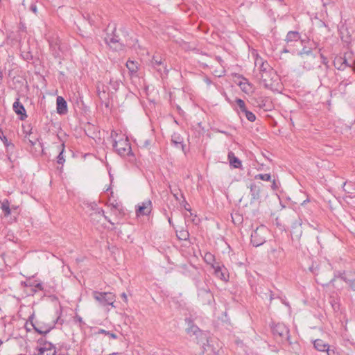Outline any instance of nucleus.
<instances>
[{
    "instance_id": "obj_15",
    "label": "nucleus",
    "mask_w": 355,
    "mask_h": 355,
    "mask_svg": "<svg viewBox=\"0 0 355 355\" xmlns=\"http://www.w3.org/2000/svg\"><path fill=\"white\" fill-rule=\"evenodd\" d=\"M212 268L216 277L225 282L227 281V270L224 267L214 266Z\"/></svg>"
},
{
    "instance_id": "obj_40",
    "label": "nucleus",
    "mask_w": 355,
    "mask_h": 355,
    "mask_svg": "<svg viewBox=\"0 0 355 355\" xmlns=\"http://www.w3.org/2000/svg\"><path fill=\"white\" fill-rule=\"evenodd\" d=\"M29 10H31L33 13L37 14V8L36 4L35 3H32L30 5Z\"/></svg>"
},
{
    "instance_id": "obj_37",
    "label": "nucleus",
    "mask_w": 355,
    "mask_h": 355,
    "mask_svg": "<svg viewBox=\"0 0 355 355\" xmlns=\"http://www.w3.org/2000/svg\"><path fill=\"white\" fill-rule=\"evenodd\" d=\"M172 141L175 144V146L180 144L182 146V149L184 148V145L182 144V139H181L179 137L173 136L172 139Z\"/></svg>"
},
{
    "instance_id": "obj_41",
    "label": "nucleus",
    "mask_w": 355,
    "mask_h": 355,
    "mask_svg": "<svg viewBox=\"0 0 355 355\" xmlns=\"http://www.w3.org/2000/svg\"><path fill=\"white\" fill-rule=\"evenodd\" d=\"M121 298L123 300V301L125 302H128V297H127V295L125 293H123L121 295Z\"/></svg>"
},
{
    "instance_id": "obj_49",
    "label": "nucleus",
    "mask_w": 355,
    "mask_h": 355,
    "mask_svg": "<svg viewBox=\"0 0 355 355\" xmlns=\"http://www.w3.org/2000/svg\"><path fill=\"white\" fill-rule=\"evenodd\" d=\"M272 252H278L279 254H280V253L282 252V250H272Z\"/></svg>"
},
{
    "instance_id": "obj_52",
    "label": "nucleus",
    "mask_w": 355,
    "mask_h": 355,
    "mask_svg": "<svg viewBox=\"0 0 355 355\" xmlns=\"http://www.w3.org/2000/svg\"><path fill=\"white\" fill-rule=\"evenodd\" d=\"M105 218L106 219V220H107L108 222H110V223H112V222L110 221V220H108V218H107V216H104Z\"/></svg>"
},
{
    "instance_id": "obj_7",
    "label": "nucleus",
    "mask_w": 355,
    "mask_h": 355,
    "mask_svg": "<svg viewBox=\"0 0 355 355\" xmlns=\"http://www.w3.org/2000/svg\"><path fill=\"white\" fill-rule=\"evenodd\" d=\"M272 333L276 338H279L282 342L289 340V330L284 324L278 323L275 324L272 327Z\"/></svg>"
},
{
    "instance_id": "obj_26",
    "label": "nucleus",
    "mask_w": 355,
    "mask_h": 355,
    "mask_svg": "<svg viewBox=\"0 0 355 355\" xmlns=\"http://www.w3.org/2000/svg\"><path fill=\"white\" fill-rule=\"evenodd\" d=\"M271 74L272 73H261V74H259V78L263 83V84L266 87H268V85H269L268 80H269V78H270Z\"/></svg>"
},
{
    "instance_id": "obj_21",
    "label": "nucleus",
    "mask_w": 355,
    "mask_h": 355,
    "mask_svg": "<svg viewBox=\"0 0 355 355\" xmlns=\"http://www.w3.org/2000/svg\"><path fill=\"white\" fill-rule=\"evenodd\" d=\"M187 331L189 334L196 336V337L202 334V332L200 330V329L196 325L194 324H191L187 329Z\"/></svg>"
},
{
    "instance_id": "obj_56",
    "label": "nucleus",
    "mask_w": 355,
    "mask_h": 355,
    "mask_svg": "<svg viewBox=\"0 0 355 355\" xmlns=\"http://www.w3.org/2000/svg\"><path fill=\"white\" fill-rule=\"evenodd\" d=\"M302 234V230H300V235L301 236Z\"/></svg>"
},
{
    "instance_id": "obj_19",
    "label": "nucleus",
    "mask_w": 355,
    "mask_h": 355,
    "mask_svg": "<svg viewBox=\"0 0 355 355\" xmlns=\"http://www.w3.org/2000/svg\"><path fill=\"white\" fill-rule=\"evenodd\" d=\"M314 347L320 352H325L329 345L321 339H317L313 343Z\"/></svg>"
},
{
    "instance_id": "obj_23",
    "label": "nucleus",
    "mask_w": 355,
    "mask_h": 355,
    "mask_svg": "<svg viewBox=\"0 0 355 355\" xmlns=\"http://www.w3.org/2000/svg\"><path fill=\"white\" fill-rule=\"evenodd\" d=\"M33 326L35 331L38 332L40 334H46L49 333L51 331V329L53 328V326H48L44 328H40L34 324H33Z\"/></svg>"
},
{
    "instance_id": "obj_6",
    "label": "nucleus",
    "mask_w": 355,
    "mask_h": 355,
    "mask_svg": "<svg viewBox=\"0 0 355 355\" xmlns=\"http://www.w3.org/2000/svg\"><path fill=\"white\" fill-rule=\"evenodd\" d=\"M153 210V204L150 200L146 199L138 203L135 207V214L137 217L149 216Z\"/></svg>"
},
{
    "instance_id": "obj_43",
    "label": "nucleus",
    "mask_w": 355,
    "mask_h": 355,
    "mask_svg": "<svg viewBox=\"0 0 355 355\" xmlns=\"http://www.w3.org/2000/svg\"><path fill=\"white\" fill-rule=\"evenodd\" d=\"M271 187H272V189L273 190H275V189L277 188V184H276V181H275V180H273V181H272V186H271Z\"/></svg>"
},
{
    "instance_id": "obj_17",
    "label": "nucleus",
    "mask_w": 355,
    "mask_h": 355,
    "mask_svg": "<svg viewBox=\"0 0 355 355\" xmlns=\"http://www.w3.org/2000/svg\"><path fill=\"white\" fill-rule=\"evenodd\" d=\"M13 110L17 114L26 117L25 108L18 99L13 103Z\"/></svg>"
},
{
    "instance_id": "obj_34",
    "label": "nucleus",
    "mask_w": 355,
    "mask_h": 355,
    "mask_svg": "<svg viewBox=\"0 0 355 355\" xmlns=\"http://www.w3.org/2000/svg\"><path fill=\"white\" fill-rule=\"evenodd\" d=\"M327 355H339V352L338 350L335 349L334 347L328 346L327 349L325 351Z\"/></svg>"
},
{
    "instance_id": "obj_35",
    "label": "nucleus",
    "mask_w": 355,
    "mask_h": 355,
    "mask_svg": "<svg viewBox=\"0 0 355 355\" xmlns=\"http://www.w3.org/2000/svg\"><path fill=\"white\" fill-rule=\"evenodd\" d=\"M30 286L37 288V290L42 291L43 290L42 284L41 282L34 280L33 282H31L29 284Z\"/></svg>"
},
{
    "instance_id": "obj_28",
    "label": "nucleus",
    "mask_w": 355,
    "mask_h": 355,
    "mask_svg": "<svg viewBox=\"0 0 355 355\" xmlns=\"http://www.w3.org/2000/svg\"><path fill=\"white\" fill-rule=\"evenodd\" d=\"M243 113L249 121L254 122L256 120V116L252 112L245 110Z\"/></svg>"
},
{
    "instance_id": "obj_45",
    "label": "nucleus",
    "mask_w": 355,
    "mask_h": 355,
    "mask_svg": "<svg viewBox=\"0 0 355 355\" xmlns=\"http://www.w3.org/2000/svg\"><path fill=\"white\" fill-rule=\"evenodd\" d=\"M343 65H345V69L347 67L349 66V64H348V62H347V59H346L345 58V62H344V63H343Z\"/></svg>"
},
{
    "instance_id": "obj_11",
    "label": "nucleus",
    "mask_w": 355,
    "mask_h": 355,
    "mask_svg": "<svg viewBox=\"0 0 355 355\" xmlns=\"http://www.w3.org/2000/svg\"><path fill=\"white\" fill-rule=\"evenodd\" d=\"M262 187L263 184L260 182L250 184L249 188L252 200L256 201L260 199Z\"/></svg>"
},
{
    "instance_id": "obj_20",
    "label": "nucleus",
    "mask_w": 355,
    "mask_h": 355,
    "mask_svg": "<svg viewBox=\"0 0 355 355\" xmlns=\"http://www.w3.org/2000/svg\"><path fill=\"white\" fill-rule=\"evenodd\" d=\"M344 62H345L344 57L336 56L334 60V65L338 70H344L345 69V65H343Z\"/></svg>"
},
{
    "instance_id": "obj_44",
    "label": "nucleus",
    "mask_w": 355,
    "mask_h": 355,
    "mask_svg": "<svg viewBox=\"0 0 355 355\" xmlns=\"http://www.w3.org/2000/svg\"><path fill=\"white\" fill-rule=\"evenodd\" d=\"M205 83H206L208 85H211V80H210V79H209V78H206L205 79Z\"/></svg>"
},
{
    "instance_id": "obj_2",
    "label": "nucleus",
    "mask_w": 355,
    "mask_h": 355,
    "mask_svg": "<svg viewBox=\"0 0 355 355\" xmlns=\"http://www.w3.org/2000/svg\"><path fill=\"white\" fill-rule=\"evenodd\" d=\"M301 40V35L297 31H289L288 32L284 41L286 45L282 51V53H291L294 54L295 53V46L296 44L299 43Z\"/></svg>"
},
{
    "instance_id": "obj_31",
    "label": "nucleus",
    "mask_w": 355,
    "mask_h": 355,
    "mask_svg": "<svg viewBox=\"0 0 355 355\" xmlns=\"http://www.w3.org/2000/svg\"><path fill=\"white\" fill-rule=\"evenodd\" d=\"M97 333L98 334H105L106 336H108L110 338H111L112 339H116L117 338L116 334H115L114 333H112V332H110V331H106V330L103 329H99Z\"/></svg>"
},
{
    "instance_id": "obj_18",
    "label": "nucleus",
    "mask_w": 355,
    "mask_h": 355,
    "mask_svg": "<svg viewBox=\"0 0 355 355\" xmlns=\"http://www.w3.org/2000/svg\"><path fill=\"white\" fill-rule=\"evenodd\" d=\"M228 159L231 166L235 168H239L241 167V162L239 158L234 156L232 152L228 153Z\"/></svg>"
},
{
    "instance_id": "obj_48",
    "label": "nucleus",
    "mask_w": 355,
    "mask_h": 355,
    "mask_svg": "<svg viewBox=\"0 0 355 355\" xmlns=\"http://www.w3.org/2000/svg\"><path fill=\"white\" fill-rule=\"evenodd\" d=\"M321 58L323 60V63L326 64V58L322 55H321Z\"/></svg>"
},
{
    "instance_id": "obj_16",
    "label": "nucleus",
    "mask_w": 355,
    "mask_h": 355,
    "mask_svg": "<svg viewBox=\"0 0 355 355\" xmlns=\"http://www.w3.org/2000/svg\"><path fill=\"white\" fill-rule=\"evenodd\" d=\"M259 64L260 66H259V74H261V73H272V69H271V67L269 66V64H268V62H262L261 60H257L256 62H255V65L257 66V64Z\"/></svg>"
},
{
    "instance_id": "obj_12",
    "label": "nucleus",
    "mask_w": 355,
    "mask_h": 355,
    "mask_svg": "<svg viewBox=\"0 0 355 355\" xmlns=\"http://www.w3.org/2000/svg\"><path fill=\"white\" fill-rule=\"evenodd\" d=\"M341 279L349 284L352 290L355 291V271L343 272Z\"/></svg>"
},
{
    "instance_id": "obj_47",
    "label": "nucleus",
    "mask_w": 355,
    "mask_h": 355,
    "mask_svg": "<svg viewBox=\"0 0 355 355\" xmlns=\"http://www.w3.org/2000/svg\"><path fill=\"white\" fill-rule=\"evenodd\" d=\"M224 72H225V71H222L220 73H219V74H218V73H216V75L217 76H218V77H220V76H222L224 74Z\"/></svg>"
},
{
    "instance_id": "obj_24",
    "label": "nucleus",
    "mask_w": 355,
    "mask_h": 355,
    "mask_svg": "<svg viewBox=\"0 0 355 355\" xmlns=\"http://www.w3.org/2000/svg\"><path fill=\"white\" fill-rule=\"evenodd\" d=\"M177 236L180 240L186 241L189 239V234L188 231L182 230L176 232Z\"/></svg>"
},
{
    "instance_id": "obj_57",
    "label": "nucleus",
    "mask_w": 355,
    "mask_h": 355,
    "mask_svg": "<svg viewBox=\"0 0 355 355\" xmlns=\"http://www.w3.org/2000/svg\"><path fill=\"white\" fill-rule=\"evenodd\" d=\"M1 343H2V341L0 340V344H1Z\"/></svg>"
},
{
    "instance_id": "obj_38",
    "label": "nucleus",
    "mask_w": 355,
    "mask_h": 355,
    "mask_svg": "<svg viewBox=\"0 0 355 355\" xmlns=\"http://www.w3.org/2000/svg\"><path fill=\"white\" fill-rule=\"evenodd\" d=\"M150 144V139H140L139 140V145L141 146V147H144V148H148Z\"/></svg>"
},
{
    "instance_id": "obj_4",
    "label": "nucleus",
    "mask_w": 355,
    "mask_h": 355,
    "mask_svg": "<svg viewBox=\"0 0 355 355\" xmlns=\"http://www.w3.org/2000/svg\"><path fill=\"white\" fill-rule=\"evenodd\" d=\"M94 298L99 303L101 306L111 305L112 307H115L114 303L116 300L115 295L110 292H93Z\"/></svg>"
},
{
    "instance_id": "obj_29",
    "label": "nucleus",
    "mask_w": 355,
    "mask_h": 355,
    "mask_svg": "<svg viewBox=\"0 0 355 355\" xmlns=\"http://www.w3.org/2000/svg\"><path fill=\"white\" fill-rule=\"evenodd\" d=\"M60 147L62 148V150H60V152L59 153V155L57 157V162L58 164H63V163L65 162V159H64V155H63L64 148V144H62Z\"/></svg>"
},
{
    "instance_id": "obj_42",
    "label": "nucleus",
    "mask_w": 355,
    "mask_h": 355,
    "mask_svg": "<svg viewBox=\"0 0 355 355\" xmlns=\"http://www.w3.org/2000/svg\"><path fill=\"white\" fill-rule=\"evenodd\" d=\"M293 225L295 227H297V226L300 227L302 225V220L300 219L298 221H296Z\"/></svg>"
},
{
    "instance_id": "obj_27",
    "label": "nucleus",
    "mask_w": 355,
    "mask_h": 355,
    "mask_svg": "<svg viewBox=\"0 0 355 355\" xmlns=\"http://www.w3.org/2000/svg\"><path fill=\"white\" fill-rule=\"evenodd\" d=\"M1 208L4 212L5 216H8L10 214V205L8 201L2 202Z\"/></svg>"
},
{
    "instance_id": "obj_51",
    "label": "nucleus",
    "mask_w": 355,
    "mask_h": 355,
    "mask_svg": "<svg viewBox=\"0 0 355 355\" xmlns=\"http://www.w3.org/2000/svg\"><path fill=\"white\" fill-rule=\"evenodd\" d=\"M105 218L106 219V220H107L108 222H110V223H112V222L110 221V220H108V218H107V216H104Z\"/></svg>"
},
{
    "instance_id": "obj_3",
    "label": "nucleus",
    "mask_w": 355,
    "mask_h": 355,
    "mask_svg": "<svg viewBox=\"0 0 355 355\" xmlns=\"http://www.w3.org/2000/svg\"><path fill=\"white\" fill-rule=\"evenodd\" d=\"M268 233V228L264 225L257 227L251 234V243L255 247L263 245L266 241V235Z\"/></svg>"
},
{
    "instance_id": "obj_33",
    "label": "nucleus",
    "mask_w": 355,
    "mask_h": 355,
    "mask_svg": "<svg viewBox=\"0 0 355 355\" xmlns=\"http://www.w3.org/2000/svg\"><path fill=\"white\" fill-rule=\"evenodd\" d=\"M236 103L240 109V112H241L242 113L244 112L245 110H247L245 107V103L242 99L237 98L236 100Z\"/></svg>"
},
{
    "instance_id": "obj_54",
    "label": "nucleus",
    "mask_w": 355,
    "mask_h": 355,
    "mask_svg": "<svg viewBox=\"0 0 355 355\" xmlns=\"http://www.w3.org/2000/svg\"><path fill=\"white\" fill-rule=\"evenodd\" d=\"M117 354H119V353H112L110 355H117Z\"/></svg>"
},
{
    "instance_id": "obj_13",
    "label": "nucleus",
    "mask_w": 355,
    "mask_h": 355,
    "mask_svg": "<svg viewBox=\"0 0 355 355\" xmlns=\"http://www.w3.org/2000/svg\"><path fill=\"white\" fill-rule=\"evenodd\" d=\"M306 53L307 55L306 60L304 62L303 67L306 70H311L313 69L315 62V58L312 55L311 51L309 50L306 51L300 52V54L302 55Z\"/></svg>"
},
{
    "instance_id": "obj_10",
    "label": "nucleus",
    "mask_w": 355,
    "mask_h": 355,
    "mask_svg": "<svg viewBox=\"0 0 355 355\" xmlns=\"http://www.w3.org/2000/svg\"><path fill=\"white\" fill-rule=\"evenodd\" d=\"M37 355H56L55 347L49 342H44L39 349Z\"/></svg>"
},
{
    "instance_id": "obj_14",
    "label": "nucleus",
    "mask_w": 355,
    "mask_h": 355,
    "mask_svg": "<svg viewBox=\"0 0 355 355\" xmlns=\"http://www.w3.org/2000/svg\"><path fill=\"white\" fill-rule=\"evenodd\" d=\"M57 112L60 114H64L67 112V103L62 96H58L56 99Z\"/></svg>"
},
{
    "instance_id": "obj_22",
    "label": "nucleus",
    "mask_w": 355,
    "mask_h": 355,
    "mask_svg": "<svg viewBox=\"0 0 355 355\" xmlns=\"http://www.w3.org/2000/svg\"><path fill=\"white\" fill-rule=\"evenodd\" d=\"M204 260L207 263L211 266V268L214 267V261H215V257L214 256L210 253V252H206L204 256Z\"/></svg>"
},
{
    "instance_id": "obj_32",
    "label": "nucleus",
    "mask_w": 355,
    "mask_h": 355,
    "mask_svg": "<svg viewBox=\"0 0 355 355\" xmlns=\"http://www.w3.org/2000/svg\"><path fill=\"white\" fill-rule=\"evenodd\" d=\"M255 179H259L263 181H270L271 176L270 174H258L254 177Z\"/></svg>"
},
{
    "instance_id": "obj_53",
    "label": "nucleus",
    "mask_w": 355,
    "mask_h": 355,
    "mask_svg": "<svg viewBox=\"0 0 355 355\" xmlns=\"http://www.w3.org/2000/svg\"><path fill=\"white\" fill-rule=\"evenodd\" d=\"M168 223H169L170 224H171V218H168Z\"/></svg>"
},
{
    "instance_id": "obj_36",
    "label": "nucleus",
    "mask_w": 355,
    "mask_h": 355,
    "mask_svg": "<svg viewBox=\"0 0 355 355\" xmlns=\"http://www.w3.org/2000/svg\"><path fill=\"white\" fill-rule=\"evenodd\" d=\"M171 193L174 196L176 200L180 201L181 199L183 200V201H185L184 197L182 193H180V195H178V193L175 190H171Z\"/></svg>"
},
{
    "instance_id": "obj_46",
    "label": "nucleus",
    "mask_w": 355,
    "mask_h": 355,
    "mask_svg": "<svg viewBox=\"0 0 355 355\" xmlns=\"http://www.w3.org/2000/svg\"><path fill=\"white\" fill-rule=\"evenodd\" d=\"M97 214H100V215H103L104 214V211L103 209H98Z\"/></svg>"
},
{
    "instance_id": "obj_5",
    "label": "nucleus",
    "mask_w": 355,
    "mask_h": 355,
    "mask_svg": "<svg viewBox=\"0 0 355 355\" xmlns=\"http://www.w3.org/2000/svg\"><path fill=\"white\" fill-rule=\"evenodd\" d=\"M196 286L198 288V296L203 304H209L214 297L209 288L205 282H197Z\"/></svg>"
},
{
    "instance_id": "obj_55",
    "label": "nucleus",
    "mask_w": 355,
    "mask_h": 355,
    "mask_svg": "<svg viewBox=\"0 0 355 355\" xmlns=\"http://www.w3.org/2000/svg\"><path fill=\"white\" fill-rule=\"evenodd\" d=\"M218 60L220 62L222 61L220 58H218Z\"/></svg>"
},
{
    "instance_id": "obj_25",
    "label": "nucleus",
    "mask_w": 355,
    "mask_h": 355,
    "mask_svg": "<svg viewBox=\"0 0 355 355\" xmlns=\"http://www.w3.org/2000/svg\"><path fill=\"white\" fill-rule=\"evenodd\" d=\"M126 67L130 73H135L137 71V64L134 61L128 60L126 62Z\"/></svg>"
},
{
    "instance_id": "obj_1",
    "label": "nucleus",
    "mask_w": 355,
    "mask_h": 355,
    "mask_svg": "<svg viewBox=\"0 0 355 355\" xmlns=\"http://www.w3.org/2000/svg\"><path fill=\"white\" fill-rule=\"evenodd\" d=\"M111 138L113 141V148L121 157L133 155L130 144L128 137L123 134H119L112 130Z\"/></svg>"
},
{
    "instance_id": "obj_30",
    "label": "nucleus",
    "mask_w": 355,
    "mask_h": 355,
    "mask_svg": "<svg viewBox=\"0 0 355 355\" xmlns=\"http://www.w3.org/2000/svg\"><path fill=\"white\" fill-rule=\"evenodd\" d=\"M245 82H241L239 86L241 89L245 93L248 92L250 89V85L247 82V80L244 78Z\"/></svg>"
},
{
    "instance_id": "obj_9",
    "label": "nucleus",
    "mask_w": 355,
    "mask_h": 355,
    "mask_svg": "<svg viewBox=\"0 0 355 355\" xmlns=\"http://www.w3.org/2000/svg\"><path fill=\"white\" fill-rule=\"evenodd\" d=\"M152 66L161 74H168V69L164 65L163 59L161 56L154 55L151 60Z\"/></svg>"
},
{
    "instance_id": "obj_8",
    "label": "nucleus",
    "mask_w": 355,
    "mask_h": 355,
    "mask_svg": "<svg viewBox=\"0 0 355 355\" xmlns=\"http://www.w3.org/2000/svg\"><path fill=\"white\" fill-rule=\"evenodd\" d=\"M105 43L114 51H121L123 49L124 45L120 42L117 35L113 32L112 34L107 35L105 38Z\"/></svg>"
},
{
    "instance_id": "obj_39",
    "label": "nucleus",
    "mask_w": 355,
    "mask_h": 355,
    "mask_svg": "<svg viewBox=\"0 0 355 355\" xmlns=\"http://www.w3.org/2000/svg\"><path fill=\"white\" fill-rule=\"evenodd\" d=\"M0 138L7 148H8L9 146L13 147L12 144L8 141L6 136L3 135L2 137H0Z\"/></svg>"
},
{
    "instance_id": "obj_50",
    "label": "nucleus",
    "mask_w": 355,
    "mask_h": 355,
    "mask_svg": "<svg viewBox=\"0 0 355 355\" xmlns=\"http://www.w3.org/2000/svg\"><path fill=\"white\" fill-rule=\"evenodd\" d=\"M105 218L106 219V220H107L108 222H110V223H112V222L110 221V220H108V218H107V216H104Z\"/></svg>"
}]
</instances>
